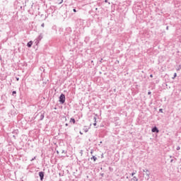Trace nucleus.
I'll use <instances>...</instances> for the list:
<instances>
[{
    "mask_svg": "<svg viewBox=\"0 0 181 181\" xmlns=\"http://www.w3.org/2000/svg\"><path fill=\"white\" fill-rule=\"evenodd\" d=\"M145 175L146 176L147 180H149V178L151 177V172L149 171V170H146V173H145Z\"/></svg>",
    "mask_w": 181,
    "mask_h": 181,
    "instance_id": "nucleus-4",
    "label": "nucleus"
},
{
    "mask_svg": "<svg viewBox=\"0 0 181 181\" xmlns=\"http://www.w3.org/2000/svg\"><path fill=\"white\" fill-rule=\"evenodd\" d=\"M79 153H80L81 156H82V155H83V150H81Z\"/></svg>",
    "mask_w": 181,
    "mask_h": 181,
    "instance_id": "nucleus-16",
    "label": "nucleus"
},
{
    "mask_svg": "<svg viewBox=\"0 0 181 181\" xmlns=\"http://www.w3.org/2000/svg\"><path fill=\"white\" fill-rule=\"evenodd\" d=\"M59 4H63V0H59Z\"/></svg>",
    "mask_w": 181,
    "mask_h": 181,
    "instance_id": "nucleus-20",
    "label": "nucleus"
},
{
    "mask_svg": "<svg viewBox=\"0 0 181 181\" xmlns=\"http://www.w3.org/2000/svg\"><path fill=\"white\" fill-rule=\"evenodd\" d=\"M151 94H152V92L148 91V95H151Z\"/></svg>",
    "mask_w": 181,
    "mask_h": 181,
    "instance_id": "nucleus-19",
    "label": "nucleus"
},
{
    "mask_svg": "<svg viewBox=\"0 0 181 181\" xmlns=\"http://www.w3.org/2000/svg\"><path fill=\"white\" fill-rule=\"evenodd\" d=\"M74 12H77V10H76V8L73 9Z\"/></svg>",
    "mask_w": 181,
    "mask_h": 181,
    "instance_id": "nucleus-27",
    "label": "nucleus"
},
{
    "mask_svg": "<svg viewBox=\"0 0 181 181\" xmlns=\"http://www.w3.org/2000/svg\"><path fill=\"white\" fill-rule=\"evenodd\" d=\"M159 112L163 113V109H159Z\"/></svg>",
    "mask_w": 181,
    "mask_h": 181,
    "instance_id": "nucleus-17",
    "label": "nucleus"
},
{
    "mask_svg": "<svg viewBox=\"0 0 181 181\" xmlns=\"http://www.w3.org/2000/svg\"><path fill=\"white\" fill-rule=\"evenodd\" d=\"M146 170H148V169L143 170V172H144L146 173Z\"/></svg>",
    "mask_w": 181,
    "mask_h": 181,
    "instance_id": "nucleus-25",
    "label": "nucleus"
},
{
    "mask_svg": "<svg viewBox=\"0 0 181 181\" xmlns=\"http://www.w3.org/2000/svg\"><path fill=\"white\" fill-rule=\"evenodd\" d=\"M80 134H81V135H83V133H82L81 132H80Z\"/></svg>",
    "mask_w": 181,
    "mask_h": 181,
    "instance_id": "nucleus-34",
    "label": "nucleus"
},
{
    "mask_svg": "<svg viewBox=\"0 0 181 181\" xmlns=\"http://www.w3.org/2000/svg\"><path fill=\"white\" fill-rule=\"evenodd\" d=\"M13 138H14V139H16V136L13 135Z\"/></svg>",
    "mask_w": 181,
    "mask_h": 181,
    "instance_id": "nucleus-26",
    "label": "nucleus"
},
{
    "mask_svg": "<svg viewBox=\"0 0 181 181\" xmlns=\"http://www.w3.org/2000/svg\"><path fill=\"white\" fill-rule=\"evenodd\" d=\"M32 45H33V42H32V41H30V42H28L27 43V46H28V47H32Z\"/></svg>",
    "mask_w": 181,
    "mask_h": 181,
    "instance_id": "nucleus-6",
    "label": "nucleus"
},
{
    "mask_svg": "<svg viewBox=\"0 0 181 181\" xmlns=\"http://www.w3.org/2000/svg\"><path fill=\"white\" fill-rule=\"evenodd\" d=\"M130 181H138V177L134 176Z\"/></svg>",
    "mask_w": 181,
    "mask_h": 181,
    "instance_id": "nucleus-9",
    "label": "nucleus"
},
{
    "mask_svg": "<svg viewBox=\"0 0 181 181\" xmlns=\"http://www.w3.org/2000/svg\"><path fill=\"white\" fill-rule=\"evenodd\" d=\"M177 151H180V146H177Z\"/></svg>",
    "mask_w": 181,
    "mask_h": 181,
    "instance_id": "nucleus-18",
    "label": "nucleus"
},
{
    "mask_svg": "<svg viewBox=\"0 0 181 181\" xmlns=\"http://www.w3.org/2000/svg\"><path fill=\"white\" fill-rule=\"evenodd\" d=\"M176 160H177V158H174V159H171V160H170V163H176Z\"/></svg>",
    "mask_w": 181,
    "mask_h": 181,
    "instance_id": "nucleus-7",
    "label": "nucleus"
},
{
    "mask_svg": "<svg viewBox=\"0 0 181 181\" xmlns=\"http://www.w3.org/2000/svg\"><path fill=\"white\" fill-rule=\"evenodd\" d=\"M15 94H16V91L13 90V95H15Z\"/></svg>",
    "mask_w": 181,
    "mask_h": 181,
    "instance_id": "nucleus-21",
    "label": "nucleus"
},
{
    "mask_svg": "<svg viewBox=\"0 0 181 181\" xmlns=\"http://www.w3.org/2000/svg\"><path fill=\"white\" fill-rule=\"evenodd\" d=\"M65 126H66V127H69V124L66 123V124H65Z\"/></svg>",
    "mask_w": 181,
    "mask_h": 181,
    "instance_id": "nucleus-28",
    "label": "nucleus"
},
{
    "mask_svg": "<svg viewBox=\"0 0 181 181\" xmlns=\"http://www.w3.org/2000/svg\"><path fill=\"white\" fill-rule=\"evenodd\" d=\"M90 160H93V162H95V160H97V157H95V156H93L90 158Z\"/></svg>",
    "mask_w": 181,
    "mask_h": 181,
    "instance_id": "nucleus-8",
    "label": "nucleus"
},
{
    "mask_svg": "<svg viewBox=\"0 0 181 181\" xmlns=\"http://www.w3.org/2000/svg\"><path fill=\"white\" fill-rule=\"evenodd\" d=\"M151 132H156L157 134L159 132V129L156 126L152 128Z\"/></svg>",
    "mask_w": 181,
    "mask_h": 181,
    "instance_id": "nucleus-5",
    "label": "nucleus"
},
{
    "mask_svg": "<svg viewBox=\"0 0 181 181\" xmlns=\"http://www.w3.org/2000/svg\"><path fill=\"white\" fill-rule=\"evenodd\" d=\"M42 28H45V23H43L42 25H41Z\"/></svg>",
    "mask_w": 181,
    "mask_h": 181,
    "instance_id": "nucleus-23",
    "label": "nucleus"
},
{
    "mask_svg": "<svg viewBox=\"0 0 181 181\" xmlns=\"http://www.w3.org/2000/svg\"><path fill=\"white\" fill-rule=\"evenodd\" d=\"M59 103H61V104H64V103H66V95L63 93L59 96Z\"/></svg>",
    "mask_w": 181,
    "mask_h": 181,
    "instance_id": "nucleus-1",
    "label": "nucleus"
},
{
    "mask_svg": "<svg viewBox=\"0 0 181 181\" xmlns=\"http://www.w3.org/2000/svg\"><path fill=\"white\" fill-rule=\"evenodd\" d=\"M45 118V114H41L40 117V120L42 121V119Z\"/></svg>",
    "mask_w": 181,
    "mask_h": 181,
    "instance_id": "nucleus-10",
    "label": "nucleus"
},
{
    "mask_svg": "<svg viewBox=\"0 0 181 181\" xmlns=\"http://www.w3.org/2000/svg\"><path fill=\"white\" fill-rule=\"evenodd\" d=\"M16 78L17 81H19V77H16Z\"/></svg>",
    "mask_w": 181,
    "mask_h": 181,
    "instance_id": "nucleus-24",
    "label": "nucleus"
},
{
    "mask_svg": "<svg viewBox=\"0 0 181 181\" xmlns=\"http://www.w3.org/2000/svg\"><path fill=\"white\" fill-rule=\"evenodd\" d=\"M177 76V74H176V73H175L174 74V76L173 77V78L174 79V78H176V76Z\"/></svg>",
    "mask_w": 181,
    "mask_h": 181,
    "instance_id": "nucleus-15",
    "label": "nucleus"
},
{
    "mask_svg": "<svg viewBox=\"0 0 181 181\" xmlns=\"http://www.w3.org/2000/svg\"><path fill=\"white\" fill-rule=\"evenodd\" d=\"M69 122H73V124H76V119L74 118H71Z\"/></svg>",
    "mask_w": 181,
    "mask_h": 181,
    "instance_id": "nucleus-11",
    "label": "nucleus"
},
{
    "mask_svg": "<svg viewBox=\"0 0 181 181\" xmlns=\"http://www.w3.org/2000/svg\"><path fill=\"white\" fill-rule=\"evenodd\" d=\"M150 77H151V78L153 77V75L151 74V75H150Z\"/></svg>",
    "mask_w": 181,
    "mask_h": 181,
    "instance_id": "nucleus-32",
    "label": "nucleus"
},
{
    "mask_svg": "<svg viewBox=\"0 0 181 181\" xmlns=\"http://www.w3.org/2000/svg\"><path fill=\"white\" fill-rule=\"evenodd\" d=\"M134 175H136V170L134 171V172L131 174V176H134Z\"/></svg>",
    "mask_w": 181,
    "mask_h": 181,
    "instance_id": "nucleus-14",
    "label": "nucleus"
},
{
    "mask_svg": "<svg viewBox=\"0 0 181 181\" xmlns=\"http://www.w3.org/2000/svg\"><path fill=\"white\" fill-rule=\"evenodd\" d=\"M100 144H103V141H100Z\"/></svg>",
    "mask_w": 181,
    "mask_h": 181,
    "instance_id": "nucleus-37",
    "label": "nucleus"
},
{
    "mask_svg": "<svg viewBox=\"0 0 181 181\" xmlns=\"http://www.w3.org/2000/svg\"><path fill=\"white\" fill-rule=\"evenodd\" d=\"M62 153H65V151H64V150H62Z\"/></svg>",
    "mask_w": 181,
    "mask_h": 181,
    "instance_id": "nucleus-30",
    "label": "nucleus"
},
{
    "mask_svg": "<svg viewBox=\"0 0 181 181\" xmlns=\"http://www.w3.org/2000/svg\"><path fill=\"white\" fill-rule=\"evenodd\" d=\"M43 39V35L40 34L36 39V41H35V44L37 45V43H39V42Z\"/></svg>",
    "mask_w": 181,
    "mask_h": 181,
    "instance_id": "nucleus-3",
    "label": "nucleus"
},
{
    "mask_svg": "<svg viewBox=\"0 0 181 181\" xmlns=\"http://www.w3.org/2000/svg\"><path fill=\"white\" fill-rule=\"evenodd\" d=\"M170 158H175V157H173V156H170Z\"/></svg>",
    "mask_w": 181,
    "mask_h": 181,
    "instance_id": "nucleus-33",
    "label": "nucleus"
},
{
    "mask_svg": "<svg viewBox=\"0 0 181 181\" xmlns=\"http://www.w3.org/2000/svg\"><path fill=\"white\" fill-rule=\"evenodd\" d=\"M105 4H107V2H108V0H105Z\"/></svg>",
    "mask_w": 181,
    "mask_h": 181,
    "instance_id": "nucleus-29",
    "label": "nucleus"
},
{
    "mask_svg": "<svg viewBox=\"0 0 181 181\" xmlns=\"http://www.w3.org/2000/svg\"><path fill=\"white\" fill-rule=\"evenodd\" d=\"M166 29H167V30H169V27H168V26H167Z\"/></svg>",
    "mask_w": 181,
    "mask_h": 181,
    "instance_id": "nucleus-31",
    "label": "nucleus"
},
{
    "mask_svg": "<svg viewBox=\"0 0 181 181\" xmlns=\"http://www.w3.org/2000/svg\"><path fill=\"white\" fill-rule=\"evenodd\" d=\"M39 176H40V179L41 181L43 180V179H45V172H42V171H40L39 173H38Z\"/></svg>",
    "mask_w": 181,
    "mask_h": 181,
    "instance_id": "nucleus-2",
    "label": "nucleus"
},
{
    "mask_svg": "<svg viewBox=\"0 0 181 181\" xmlns=\"http://www.w3.org/2000/svg\"><path fill=\"white\" fill-rule=\"evenodd\" d=\"M93 119L95 121V123L93 124V125H94V127H95L97 125V118L94 117Z\"/></svg>",
    "mask_w": 181,
    "mask_h": 181,
    "instance_id": "nucleus-13",
    "label": "nucleus"
},
{
    "mask_svg": "<svg viewBox=\"0 0 181 181\" xmlns=\"http://www.w3.org/2000/svg\"><path fill=\"white\" fill-rule=\"evenodd\" d=\"M90 153H93V151H90Z\"/></svg>",
    "mask_w": 181,
    "mask_h": 181,
    "instance_id": "nucleus-36",
    "label": "nucleus"
},
{
    "mask_svg": "<svg viewBox=\"0 0 181 181\" xmlns=\"http://www.w3.org/2000/svg\"><path fill=\"white\" fill-rule=\"evenodd\" d=\"M36 159V157H34L33 158L31 159V162H33V160H35Z\"/></svg>",
    "mask_w": 181,
    "mask_h": 181,
    "instance_id": "nucleus-22",
    "label": "nucleus"
},
{
    "mask_svg": "<svg viewBox=\"0 0 181 181\" xmlns=\"http://www.w3.org/2000/svg\"><path fill=\"white\" fill-rule=\"evenodd\" d=\"M31 6H33V3L32 4Z\"/></svg>",
    "mask_w": 181,
    "mask_h": 181,
    "instance_id": "nucleus-35",
    "label": "nucleus"
},
{
    "mask_svg": "<svg viewBox=\"0 0 181 181\" xmlns=\"http://www.w3.org/2000/svg\"><path fill=\"white\" fill-rule=\"evenodd\" d=\"M13 134H15L16 135H18V134H19V130L16 129L13 132Z\"/></svg>",
    "mask_w": 181,
    "mask_h": 181,
    "instance_id": "nucleus-12",
    "label": "nucleus"
}]
</instances>
